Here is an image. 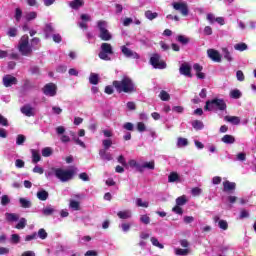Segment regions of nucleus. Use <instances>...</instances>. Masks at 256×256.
<instances>
[{"label":"nucleus","instance_id":"nucleus-1","mask_svg":"<svg viewBox=\"0 0 256 256\" xmlns=\"http://www.w3.org/2000/svg\"><path fill=\"white\" fill-rule=\"evenodd\" d=\"M114 89H116L117 93H127L128 95H132V93H137V85L133 82V79L130 77H123L121 80H114L112 82V86L108 85L105 87L104 92L107 95H113Z\"/></svg>","mask_w":256,"mask_h":256},{"label":"nucleus","instance_id":"nucleus-2","mask_svg":"<svg viewBox=\"0 0 256 256\" xmlns=\"http://www.w3.org/2000/svg\"><path fill=\"white\" fill-rule=\"evenodd\" d=\"M52 171L56 177L62 183H67V181H71L73 177L77 174V168L73 167L72 169L65 170L62 168H52Z\"/></svg>","mask_w":256,"mask_h":256},{"label":"nucleus","instance_id":"nucleus-3","mask_svg":"<svg viewBox=\"0 0 256 256\" xmlns=\"http://www.w3.org/2000/svg\"><path fill=\"white\" fill-rule=\"evenodd\" d=\"M204 111H227V103L221 98L207 100L204 106Z\"/></svg>","mask_w":256,"mask_h":256},{"label":"nucleus","instance_id":"nucleus-4","mask_svg":"<svg viewBox=\"0 0 256 256\" xmlns=\"http://www.w3.org/2000/svg\"><path fill=\"white\" fill-rule=\"evenodd\" d=\"M18 51L23 57H29L33 53V46L29 44V35L24 34L18 43Z\"/></svg>","mask_w":256,"mask_h":256},{"label":"nucleus","instance_id":"nucleus-5","mask_svg":"<svg viewBox=\"0 0 256 256\" xmlns=\"http://www.w3.org/2000/svg\"><path fill=\"white\" fill-rule=\"evenodd\" d=\"M97 27L99 29V38L102 41H111L113 39V35L107 30V22L105 20H99Z\"/></svg>","mask_w":256,"mask_h":256},{"label":"nucleus","instance_id":"nucleus-6","mask_svg":"<svg viewBox=\"0 0 256 256\" xmlns=\"http://www.w3.org/2000/svg\"><path fill=\"white\" fill-rule=\"evenodd\" d=\"M113 46L110 43L104 42L100 46V52L98 54L99 59L102 61H111L109 55H113Z\"/></svg>","mask_w":256,"mask_h":256},{"label":"nucleus","instance_id":"nucleus-7","mask_svg":"<svg viewBox=\"0 0 256 256\" xmlns=\"http://www.w3.org/2000/svg\"><path fill=\"white\" fill-rule=\"evenodd\" d=\"M150 65L154 67V69H166L167 63L165 61L161 60V55L159 54H153V56L150 58Z\"/></svg>","mask_w":256,"mask_h":256},{"label":"nucleus","instance_id":"nucleus-8","mask_svg":"<svg viewBox=\"0 0 256 256\" xmlns=\"http://www.w3.org/2000/svg\"><path fill=\"white\" fill-rule=\"evenodd\" d=\"M172 7L175 11H179L182 17H187V15H189V6L186 2H173Z\"/></svg>","mask_w":256,"mask_h":256},{"label":"nucleus","instance_id":"nucleus-9","mask_svg":"<svg viewBox=\"0 0 256 256\" xmlns=\"http://www.w3.org/2000/svg\"><path fill=\"white\" fill-rule=\"evenodd\" d=\"M43 93L49 97H55L57 95V85L53 83L46 84L43 88Z\"/></svg>","mask_w":256,"mask_h":256},{"label":"nucleus","instance_id":"nucleus-10","mask_svg":"<svg viewBox=\"0 0 256 256\" xmlns=\"http://www.w3.org/2000/svg\"><path fill=\"white\" fill-rule=\"evenodd\" d=\"M121 52L123 53L124 57L127 59H140V56L137 52L129 49L127 46L121 47Z\"/></svg>","mask_w":256,"mask_h":256},{"label":"nucleus","instance_id":"nucleus-11","mask_svg":"<svg viewBox=\"0 0 256 256\" xmlns=\"http://www.w3.org/2000/svg\"><path fill=\"white\" fill-rule=\"evenodd\" d=\"M208 57L214 61V63H221V53L215 49L207 50Z\"/></svg>","mask_w":256,"mask_h":256},{"label":"nucleus","instance_id":"nucleus-12","mask_svg":"<svg viewBox=\"0 0 256 256\" xmlns=\"http://www.w3.org/2000/svg\"><path fill=\"white\" fill-rule=\"evenodd\" d=\"M237 189V184L235 182H231L226 180L223 182V191L224 193H233Z\"/></svg>","mask_w":256,"mask_h":256},{"label":"nucleus","instance_id":"nucleus-13","mask_svg":"<svg viewBox=\"0 0 256 256\" xmlns=\"http://www.w3.org/2000/svg\"><path fill=\"white\" fill-rule=\"evenodd\" d=\"M4 87H11L12 85H17L18 80L15 76L6 75L2 79Z\"/></svg>","mask_w":256,"mask_h":256},{"label":"nucleus","instance_id":"nucleus-14","mask_svg":"<svg viewBox=\"0 0 256 256\" xmlns=\"http://www.w3.org/2000/svg\"><path fill=\"white\" fill-rule=\"evenodd\" d=\"M69 8L74 11H79L81 7H85V0H72L68 3Z\"/></svg>","mask_w":256,"mask_h":256},{"label":"nucleus","instance_id":"nucleus-15","mask_svg":"<svg viewBox=\"0 0 256 256\" xmlns=\"http://www.w3.org/2000/svg\"><path fill=\"white\" fill-rule=\"evenodd\" d=\"M179 72L180 75H184L185 77H193V74H191V67L187 63L181 64Z\"/></svg>","mask_w":256,"mask_h":256},{"label":"nucleus","instance_id":"nucleus-16","mask_svg":"<svg viewBox=\"0 0 256 256\" xmlns=\"http://www.w3.org/2000/svg\"><path fill=\"white\" fill-rule=\"evenodd\" d=\"M21 113H23V115H26V117H33L35 115V113H33V107H31V105L29 104L24 105L21 108Z\"/></svg>","mask_w":256,"mask_h":256},{"label":"nucleus","instance_id":"nucleus-17","mask_svg":"<svg viewBox=\"0 0 256 256\" xmlns=\"http://www.w3.org/2000/svg\"><path fill=\"white\" fill-rule=\"evenodd\" d=\"M224 121L231 123L232 125H239L241 123V118L238 116H225Z\"/></svg>","mask_w":256,"mask_h":256},{"label":"nucleus","instance_id":"nucleus-18","mask_svg":"<svg viewBox=\"0 0 256 256\" xmlns=\"http://www.w3.org/2000/svg\"><path fill=\"white\" fill-rule=\"evenodd\" d=\"M99 155L103 161H113V155L107 152V150H99Z\"/></svg>","mask_w":256,"mask_h":256},{"label":"nucleus","instance_id":"nucleus-19","mask_svg":"<svg viewBox=\"0 0 256 256\" xmlns=\"http://www.w3.org/2000/svg\"><path fill=\"white\" fill-rule=\"evenodd\" d=\"M222 143H226V145H233L235 143V136L226 134L221 138Z\"/></svg>","mask_w":256,"mask_h":256},{"label":"nucleus","instance_id":"nucleus-20","mask_svg":"<svg viewBox=\"0 0 256 256\" xmlns=\"http://www.w3.org/2000/svg\"><path fill=\"white\" fill-rule=\"evenodd\" d=\"M36 196L39 201H47V199H49V192H47V190H40L37 192Z\"/></svg>","mask_w":256,"mask_h":256},{"label":"nucleus","instance_id":"nucleus-21","mask_svg":"<svg viewBox=\"0 0 256 256\" xmlns=\"http://www.w3.org/2000/svg\"><path fill=\"white\" fill-rule=\"evenodd\" d=\"M117 217H119V219H131L132 217L131 210L119 211L117 213Z\"/></svg>","mask_w":256,"mask_h":256},{"label":"nucleus","instance_id":"nucleus-22","mask_svg":"<svg viewBox=\"0 0 256 256\" xmlns=\"http://www.w3.org/2000/svg\"><path fill=\"white\" fill-rule=\"evenodd\" d=\"M142 167V173L145 171V169H150V171H153L155 169V161L150 162H144L143 165H140Z\"/></svg>","mask_w":256,"mask_h":256},{"label":"nucleus","instance_id":"nucleus-23","mask_svg":"<svg viewBox=\"0 0 256 256\" xmlns=\"http://www.w3.org/2000/svg\"><path fill=\"white\" fill-rule=\"evenodd\" d=\"M222 55H223L224 59H226V61H228L229 63H231V61H233V56L231 55V52L229 51V49L222 48Z\"/></svg>","mask_w":256,"mask_h":256},{"label":"nucleus","instance_id":"nucleus-24","mask_svg":"<svg viewBox=\"0 0 256 256\" xmlns=\"http://www.w3.org/2000/svg\"><path fill=\"white\" fill-rule=\"evenodd\" d=\"M89 83L91 85H98L99 84V74L91 73L89 77Z\"/></svg>","mask_w":256,"mask_h":256},{"label":"nucleus","instance_id":"nucleus-25","mask_svg":"<svg viewBox=\"0 0 256 256\" xmlns=\"http://www.w3.org/2000/svg\"><path fill=\"white\" fill-rule=\"evenodd\" d=\"M189 253H190L189 248H185V249L176 248L175 249V255H178V256H187V255H189Z\"/></svg>","mask_w":256,"mask_h":256},{"label":"nucleus","instance_id":"nucleus-26","mask_svg":"<svg viewBox=\"0 0 256 256\" xmlns=\"http://www.w3.org/2000/svg\"><path fill=\"white\" fill-rule=\"evenodd\" d=\"M128 165L130 167H135L139 173H143V167L139 163H137L134 159L128 161Z\"/></svg>","mask_w":256,"mask_h":256},{"label":"nucleus","instance_id":"nucleus-27","mask_svg":"<svg viewBox=\"0 0 256 256\" xmlns=\"http://www.w3.org/2000/svg\"><path fill=\"white\" fill-rule=\"evenodd\" d=\"M146 19H149V21H153V19H157L159 17V14L157 12H152L151 10H148L145 12Z\"/></svg>","mask_w":256,"mask_h":256},{"label":"nucleus","instance_id":"nucleus-28","mask_svg":"<svg viewBox=\"0 0 256 256\" xmlns=\"http://www.w3.org/2000/svg\"><path fill=\"white\" fill-rule=\"evenodd\" d=\"M179 181V174L177 172H171L168 176V183H175Z\"/></svg>","mask_w":256,"mask_h":256},{"label":"nucleus","instance_id":"nucleus-29","mask_svg":"<svg viewBox=\"0 0 256 256\" xmlns=\"http://www.w3.org/2000/svg\"><path fill=\"white\" fill-rule=\"evenodd\" d=\"M69 207L74 211H79L81 209V203H79V201L76 200H70Z\"/></svg>","mask_w":256,"mask_h":256},{"label":"nucleus","instance_id":"nucleus-30","mask_svg":"<svg viewBox=\"0 0 256 256\" xmlns=\"http://www.w3.org/2000/svg\"><path fill=\"white\" fill-rule=\"evenodd\" d=\"M53 31H54L53 26L51 24H46L44 29L46 39H49V37H51V34L53 33Z\"/></svg>","mask_w":256,"mask_h":256},{"label":"nucleus","instance_id":"nucleus-31","mask_svg":"<svg viewBox=\"0 0 256 256\" xmlns=\"http://www.w3.org/2000/svg\"><path fill=\"white\" fill-rule=\"evenodd\" d=\"M41 161V154L37 150H32V163H39Z\"/></svg>","mask_w":256,"mask_h":256},{"label":"nucleus","instance_id":"nucleus-32","mask_svg":"<svg viewBox=\"0 0 256 256\" xmlns=\"http://www.w3.org/2000/svg\"><path fill=\"white\" fill-rule=\"evenodd\" d=\"M187 204V196L182 195L178 198H176V205L182 207L183 205Z\"/></svg>","mask_w":256,"mask_h":256},{"label":"nucleus","instance_id":"nucleus-33","mask_svg":"<svg viewBox=\"0 0 256 256\" xmlns=\"http://www.w3.org/2000/svg\"><path fill=\"white\" fill-rule=\"evenodd\" d=\"M192 127L194 129H196V131H201V129H203L204 125H203V122L201 120H194L192 122Z\"/></svg>","mask_w":256,"mask_h":256},{"label":"nucleus","instance_id":"nucleus-34","mask_svg":"<svg viewBox=\"0 0 256 256\" xmlns=\"http://www.w3.org/2000/svg\"><path fill=\"white\" fill-rule=\"evenodd\" d=\"M42 213L45 215V217H49V215H53L55 213V208L48 206L43 208Z\"/></svg>","mask_w":256,"mask_h":256},{"label":"nucleus","instance_id":"nucleus-35","mask_svg":"<svg viewBox=\"0 0 256 256\" xmlns=\"http://www.w3.org/2000/svg\"><path fill=\"white\" fill-rule=\"evenodd\" d=\"M19 203L23 209H29L31 207V201L25 199V198H20Z\"/></svg>","mask_w":256,"mask_h":256},{"label":"nucleus","instance_id":"nucleus-36","mask_svg":"<svg viewBox=\"0 0 256 256\" xmlns=\"http://www.w3.org/2000/svg\"><path fill=\"white\" fill-rule=\"evenodd\" d=\"M6 219L9 222L19 221V215L15 213H6Z\"/></svg>","mask_w":256,"mask_h":256},{"label":"nucleus","instance_id":"nucleus-37","mask_svg":"<svg viewBox=\"0 0 256 256\" xmlns=\"http://www.w3.org/2000/svg\"><path fill=\"white\" fill-rule=\"evenodd\" d=\"M189 145V141L187 138L179 137L177 141V146L178 147H187Z\"/></svg>","mask_w":256,"mask_h":256},{"label":"nucleus","instance_id":"nucleus-38","mask_svg":"<svg viewBox=\"0 0 256 256\" xmlns=\"http://www.w3.org/2000/svg\"><path fill=\"white\" fill-rule=\"evenodd\" d=\"M241 91L239 89H234L230 92V97L232 99H241Z\"/></svg>","mask_w":256,"mask_h":256},{"label":"nucleus","instance_id":"nucleus-39","mask_svg":"<svg viewBox=\"0 0 256 256\" xmlns=\"http://www.w3.org/2000/svg\"><path fill=\"white\" fill-rule=\"evenodd\" d=\"M218 227L223 231H227L229 229V223L226 220H219Z\"/></svg>","mask_w":256,"mask_h":256},{"label":"nucleus","instance_id":"nucleus-40","mask_svg":"<svg viewBox=\"0 0 256 256\" xmlns=\"http://www.w3.org/2000/svg\"><path fill=\"white\" fill-rule=\"evenodd\" d=\"M23 17V10H21V8H16L15 9V20L17 23H19V21H21V18Z\"/></svg>","mask_w":256,"mask_h":256},{"label":"nucleus","instance_id":"nucleus-41","mask_svg":"<svg viewBox=\"0 0 256 256\" xmlns=\"http://www.w3.org/2000/svg\"><path fill=\"white\" fill-rule=\"evenodd\" d=\"M25 19H26V21H33L34 19H37V12H35V11L28 12L25 15Z\"/></svg>","mask_w":256,"mask_h":256},{"label":"nucleus","instance_id":"nucleus-42","mask_svg":"<svg viewBox=\"0 0 256 256\" xmlns=\"http://www.w3.org/2000/svg\"><path fill=\"white\" fill-rule=\"evenodd\" d=\"M159 97H160L161 101H169V99H171V96L165 90H162L160 92Z\"/></svg>","mask_w":256,"mask_h":256},{"label":"nucleus","instance_id":"nucleus-43","mask_svg":"<svg viewBox=\"0 0 256 256\" xmlns=\"http://www.w3.org/2000/svg\"><path fill=\"white\" fill-rule=\"evenodd\" d=\"M18 31L15 27H10L6 33L8 37H17Z\"/></svg>","mask_w":256,"mask_h":256},{"label":"nucleus","instance_id":"nucleus-44","mask_svg":"<svg viewBox=\"0 0 256 256\" xmlns=\"http://www.w3.org/2000/svg\"><path fill=\"white\" fill-rule=\"evenodd\" d=\"M176 41H178V43H181L182 45H187V43H189V38L183 35H178Z\"/></svg>","mask_w":256,"mask_h":256},{"label":"nucleus","instance_id":"nucleus-45","mask_svg":"<svg viewBox=\"0 0 256 256\" xmlns=\"http://www.w3.org/2000/svg\"><path fill=\"white\" fill-rule=\"evenodd\" d=\"M102 145L104 147V151H108V149L113 145V141L111 139H105L102 141Z\"/></svg>","mask_w":256,"mask_h":256},{"label":"nucleus","instance_id":"nucleus-46","mask_svg":"<svg viewBox=\"0 0 256 256\" xmlns=\"http://www.w3.org/2000/svg\"><path fill=\"white\" fill-rule=\"evenodd\" d=\"M152 245H154V247H158V249H164L165 246H163V244L159 243V240L155 237H152L150 239Z\"/></svg>","mask_w":256,"mask_h":256},{"label":"nucleus","instance_id":"nucleus-47","mask_svg":"<svg viewBox=\"0 0 256 256\" xmlns=\"http://www.w3.org/2000/svg\"><path fill=\"white\" fill-rule=\"evenodd\" d=\"M26 226H27V220L25 218H21L16 225V229H25Z\"/></svg>","mask_w":256,"mask_h":256},{"label":"nucleus","instance_id":"nucleus-48","mask_svg":"<svg viewBox=\"0 0 256 256\" xmlns=\"http://www.w3.org/2000/svg\"><path fill=\"white\" fill-rule=\"evenodd\" d=\"M236 51H247V45L245 43H238L234 46Z\"/></svg>","mask_w":256,"mask_h":256},{"label":"nucleus","instance_id":"nucleus-49","mask_svg":"<svg viewBox=\"0 0 256 256\" xmlns=\"http://www.w3.org/2000/svg\"><path fill=\"white\" fill-rule=\"evenodd\" d=\"M53 155V150L49 147H46L42 150V156L43 157H51Z\"/></svg>","mask_w":256,"mask_h":256},{"label":"nucleus","instance_id":"nucleus-50","mask_svg":"<svg viewBox=\"0 0 256 256\" xmlns=\"http://www.w3.org/2000/svg\"><path fill=\"white\" fill-rule=\"evenodd\" d=\"M136 205H137V207H145V208H147V207H149V202H143V199L137 198L136 199Z\"/></svg>","mask_w":256,"mask_h":256},{"label":"nucleus","instance_id":"nucleus-51","mask_svg":"<svg viewBox=\"0 0 256 256\" xmlns=\"http://www.w3.org/2000/svg\"><path fill=\"white\" fill-rule=\"evenodd\" d=\"M9 203H11V199H9L8 195H3L1 198V205H3V207L9 205Z\"/></svg>","mask_w":256,"mask_h":256},{"label":"nucleus","instance_id":"nucleus-52","mask_svg":"<svg viewBox=\"0 0 256 256\" xmlns=\"http://www.w3.org/2000/svg\"><path fill=\"white\" fill-rule=\"evenodd\" d=\"M137 131H139V133H143V132L147 131V126H145V123L138 122L137 123Z\"/></svg>","mask_w":256,"mask_h":256},{"label":"nucleus","instance_id":"nucleus-53","mask_svg":"<svg viewBox=\"0 0 256 256\" xmlns=\"http://www.w3.org/2000/svg\"><path fill=\"white\" fill-rule=\"evenodd\" d=\"M25 141H26L25 135L19 134L16 138V145H23Z\"/></svg>","mask_w":256,"mask_h":256},{"label":"nucleus","instance_id":"nucleus-54","mask_svg":"<svg viewBox=\"0 0 256 256\" xmlns=\"http://www.w3.org/2000/svg\"><path fill=\"white\" fill-rule=\"evenodd\" d=\"M47 231H45L44 228H41L38 230V237L42 240H45V238L47 237Z\"/></svg>","mask_w":256,"mask_h":256},{"label":"nucleus","instance_id":"nucleus-55","mask_svg":"<svg viewBox=\"0 0 256 256\" xmlns=\"http://www.w3.org/2000/svg\"><path fill=\"white\" fill-rule=\"evenodd\" d=\"M140 221L141 223H144V225H149V223H151V218L147 215H142Z\"/></svg>","mask_w":256,"mask_h":256},{"label":"nucleus","instance_id":"nucleus-56","mask_svg":"<svg viewBox=\"0 0 256 256\" xmlns=\"http://www.w3.org/2000/svg\"><path fill=\"white\" fill-rule=\"evenodd\" d=\"M0 125H2V127H9V120H7V118H5L1 114H0Z\"/></svg>","mask_w":256,"mask_h":256},{"label":"nucleus","instance_id":"nucleus-57","mask_svg":"<svg viewBox=\"0 0 256 256\" xmlns=\"http://www.w3.org/2000/svg\"><path fill=\"white\" fill-rule=\"evenodd\" d=\"M123 129H125L126 131H133L135 129V126H133V123L131 122H126L123 125Z\"/></svg>","mask_w":256,"mask_h":256},{"label":"nucleus","instance_id":"nucleus-58","mask_svg":"<svg viewBox=\"0 0 256 256\" xmlns=\"http://www.w3.org/2000/svg\"><path fill=\"white\" fill-rule=\"evenodd\" d=\"M173 213H176V215H181L183 213V208L181 206L177 205L172 208Z\"/></svg>","mask_w":256,"mask_h":256},{"label":"nucleus","instance_id":"nucleus-59","mask_svg":"<svg viewBox=\"0 0 256 256\" xmlns=\"http://www.w3.org/2000/svg\"><path fill=\"white\" fill-rule=\"evenodd\" d=\"M118 163H120L123 167H127V160H125V156L120 155L117 158Z\"/></svg>","mask_w":256,"mask_h":256},{"label":"nucleus","instance_id":"nucleus-60","mask_svg":"<svg viewBox=\"0 0 256 256\" xmlns=\"http://www.w3.org/2000/svg\"><path fill=\"white\" fill-rule=\"evenodd\" d=\"M237 161H246L247 160V154L241 152L238 153L236 156Z\"/></svg>","mask_w":256,"mask_h":256},{"label":"nucleus","instance_id":"nucleus-61","mask_svg":"<svg viewBox=\"0 0 256 256\" xmlns=\"http://www.w3.org/2000/svg\"><path fill=\"white\" fill-rule=\"evenodd\" d=\"M236 77L239 81H245V74H243V71L241 70L236 72Z\"/></svg>","mask_w":256,"mask_h":256},{"label":"nucleus","instance_id":"nucleus-62","mask_svg":"<svg viewBox=\"0 0 256 256\" xmlns=\"http://www.w3.org/2000/svg\"><path fill=\"white\" fill-rule=\"evenodd\" d=\"M20 240H21V238L19 237V234L11 235V241H12V243H15V245H17V243H19Z\"/></svg>","mask_w":256,"mask_h":256},{"label":"nucleus","instance_id":"nucleus-63","mask_svg":"<svg viewBox=\"0 0 256 256\" xmlns=\"http://www.w3.org/2000/svg\"><path fill=\"white\" fill-rule=\"evenodd\" d=\"M33 239H37V234H36V232H34V233L30 234V235H27V236L25 237V241H33Z\"/></svg>","mask_w":256,"mask_h":256},{"label":"nucleus","instance_id":"nucleus-64","mask_svg":"<svg viewBox=\"0 0 256 256\" xmlns=\"http://www.w3.org/2000/svg\"><path fill=\"white\" fill-rule=\"evenodd\" d=\"M97 251H94V250H88L84 256H97Z\"/></svg>","mask_w":256,"mask_h":256}]
</instances>
